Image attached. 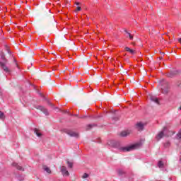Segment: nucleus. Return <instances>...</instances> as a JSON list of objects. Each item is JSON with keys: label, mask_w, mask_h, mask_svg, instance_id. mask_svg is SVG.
Masks as SVG:
<instances>
[{"label": "nucleus", "mask_w": 181, "mask_h": 181, "mask_svg": "<svg viewBox=\"0 0 181 181\" xmlns=\"http://www.w3.org/2000/svg\"><path fill=\"white\" fill-rule=\"evenodd\" d=\"M108 145L112 146V148H116L117 149H119V151H120L121 152H131V151H134V149H139V148H141L142 144H141V143H137L129 146L121 147L119 141L112 140L108 142Z\"/></svg>", "instance_id": "1"}, {"label": "nucleus", "mask_w": 181, "mask_h": 181, "mask_svg": "<svg viewBox=\"0 0 181 181\" xmlns=\"http://www.w3.org/2000/svg\"><path fill=\"white\" fill-rule=\"evenodd\" d=\"M168 129H166V127H164L163 129L160 132L157 136H156V139L157 141H160V139H162L163 138V136H170L171 135H173L175 133H173V132H168V134H166Z\"/></svg>", "instance_id": "2"}, {"label": "nucleus", "mask_w": 181, "mask_h": 181, "mask_svg": "<svg viewBox=\"0 0 181 181\" xmlns=\"http://www.w3.org/2000/svg\"><path fill=\"white\" fill-rule=\"evenodd\" d=\"M35 108L37 110H40V111H42V112H43V114H45V115H49V111L47 110V109L45 108V107L37 105L35 106Z\"/></svg>", "instance_id": "3"}, {"label": "nucleus", "mask_w": 181, "mask_h": 181, "mask_svg": "<svg viewBox=\"0 0 181 181\" xmlns=\"http://www.w3.org/2000/svg\"><path fill=\"white\" fill-rule=\"evenodd\" d=\"M61 172L63 176H69V171L67 170V168H66V166L61 167Z\"/></svg>", "instance_id": "4"}, {"label": "nucleus", "mask_w": 181, "mask_h": 181, "mask_svg": "<svg viewBox=\"0 0 181 181\" xmlns=\"http://www.w3.org/2000/svg\"><path fill=\"white\" fill-rule=\"evenodd\" d=\"M66 134L69 135V136H74V138H78V134L74 132L71 130L66 131Z\"/></svg>", "instance_id": "5"}, {"label": "nucleus", "mask_w": 181, "mask_h": 181, "mask_svg": "<svg viewBox=\"0 0 181 181\" xmlns=\"http://www.w3.org/2000/svg\"><path fill=\"white\" fill-rule=\"evenodd\" d=\"M148 98L149 100H151V101H153V103H156V104H159V100H158V98H156V96L149 95Z\"/></svg>", "instance_id": "6"}, {"label": "nucleus", "mask_w": 181, "mask_h": 181, "mask_svg": "<svg viewBox=\"0 0 181 181\" xmlns=\"http://www.w3.org/2000/svg\"><path fill=\"white\" fill-rule=\"evenodd\" d=\"M144 127L145 124H144L142 122H139L136 124V128L138 129V131H144Z\"/></svg>", "instance_id": "7"}, {"label": "nucleus", "mask_w": 181, "mask_h": 181, "mask_svg": "<svg viewBox=\"0 0 181 181\" xmlns=\"http://www.w3.org/2000/svg\"><path fill=\"white\" fill-rule=\"evenodd\" d=\"M0 65L1 66V68L3 69V70L4 71L8 73V74H9V73H11V70H9V68H8V66H6V65H5V64L0 62Z\"/></svg>", "instance_id": "8"}, {"label": "nucleus", "mask_w": 181, "mask_h": 181, "mask_svg": "<svg viewBox=\"0 0 181 181\" xmlns=\"http://www.w3.org/2000/svg\"><path fill=\"white\" fill-rule=\"evenodd\" d=\"M124 33H125L126 37H129L130 39V40H134V35H132V34H131V31H128V30H125Z\"/></svg>", "instance_id": "9"}, {"label": "nucleus", "mask_w": 181, "mask_h": 181, "mask_svg": "<svg viewBox=\"0 0 181 181\" xmlns=\"http://www.w3.org/2000/svg\"><path fill=\"white\" fill-rule=\"evenodd\" d=\"M129 134H131V132L129 130H126V131H123L120 133V136L125 137V136H128V135H129Z\"/></svg>", "instance_id": "10"}, {"label": "nucleus", "mask_w": 181, "mask_h": 181, "mask_svg": "<svg viewBox=\"0 0 181 181\" xmlns=\"http://www.w3.org/2000/svg\"><path fill=\"white\" fill-rule=\"evenodd\" d=\"M13 166H14L15 168H16L18 170H24L23 168L21 165H19V164H18L17 163H13Z\"/></svg>", "instance_id": "11"}, {"label": "nucleus", "mask_w": 181, "mask_h": 181, "mask_svg": "<svg viewBox=\"0 0 181 181\" xmlns=\"http://www.w3.org/2000/svg\"><path fill=\"white\" fill-rule=\"evenodd\" d=\"M42 169L47 173H49V174L52 173V170H50V168L47 167V165H43Z\"/></svg>", "instance_id": "12"}, {"label": "nucleus", "mask_w": 181, "mask_h": 181, "mask_svg": "<svg viewBox=\"0 0 181 181\" xmlns=\"http://www.w3.org/2000/svg\"><path fill=\"white\" fill-rule=\"evenodd\" d=\"M125 50L126 52H129V53H130L131 54H135L136 53V52H135V50L134 49H131L129 47H125Z\"/></svg>", "instance_id": "13"}, {"label": "nucleus", "mask_w": 181, "mask_h": 181, "mask_svg": "<svg viewBox=\"0 0 181 181\" xmlns=\"http://www.w3.org/2000/svg\"><path fill=\"white\" fill-rule=\"evenodd\" d=\"M161 90H162L163 94H168V93L169 91V86L168 85H166V88H164L163 87H162Z\"/></svg>", "instance_id": "14"}, {"label": "nucleus", "mask_w": 181, "mask_h": 181, "mask_svg": "<svg viewBox=\"0 0 181 181\" xmlns=\"http://www.w3.org/2000/svg\"><path fill=\"white\" fill-rule=\"evenodd\" d=\"M176 74H177V71H173L169 73L168 77H173L174 76H176Z\"/></svg>", "instance_id": "15"}, {"label": "nucleus", "mask_w": 181, "mask_h": 181, "mask_svg": "<svg viewBox=\"0 0 181 181\" xmlns=\"http://www.w3.org/2000/svg\"><path fill=\"white\" fill-rule=\"evenodd\" d=\"M158 166L160 169H163V166H164V164H163V162H162V160H160L158 163Z\"/></svg>", "instance_id": "16"}, {"label": "nucleus", "mask_w": 181, "mask_h": 181, "mask_svg": "<svg viewBox=\"0 0 181 181\" xmlns=\"http://www.w3.org/2000/svg\"><path fill=\"white\" fill-rule=\"evenodd\" d=\"M35 134H36L37 136H38L40 138V136H42V134L39 133V132L37 131V129H35L34 131Z\"/></svg>", "instance_id": "17"}, {"label": "nucleus", "mask_w": 181, "mask_h": 181, "mask_svg": "<svg viewBox=\"0 0 181 181\" xmlns=\"http://www.w3.org/2000/svg\"><path fill=\"white\" fill-rule=\"evenodd\" d=\"M164 146H165V148H169V146H170V142L166 141V142L164 144Z\"/></svg>", "instance_id": "18"}, {"label": "nucleus", "mask_w": 181, "mask_h": 181, "mask_svg": "<svg viewBox=\"0 0 181 181\" xmlns=\"http://www.w3.org/2000/svg\"><path fill=\"white\" fill-rule=\"evenodd\" d=\"M68 168H73V163L70 161H67Z\"/></svg>", "instance_id": "19"}, {"label": "nucleus", "mask_w": 181, "mask_h": 181, "mask_svg": "<svg viewBox=\"0 0 181 181\" xmlns=\"http://www.w3.org/2000/svg\"><path fill=\"white\" fill-rule=\"evenodd\" d=\"M4 112H0V119H4Z\"/></svg>", "instance_id": "20"}, {"label": "nucleus", "mask_w": 181, "mask_h": 181, "mask_svg": "<svg viewBox=\"0 0 181 181\" xmlns=\"http://www.w3.org/2000/svg\"><path fill=\"white\" fill-rule=\"evenodd\" d=\"M82 177L83 179H87V177H88V174L84 173Z\"/></svg>", "instance_id": "21"}, {"label": "nucleus", "mask_w": 181, "mask_h": 181, "mask_svg": "<svg viewBox=\"0 0 181 181\" xmlns=\"http://www.w3.org/2000/svg\"><path fill=\"white\" fill-rule=\"evenodd\" d=\"M76 11H81V7L77 6V7H76Z\"/></svg>", "instance_id": "22"}, {"label": "nucleus", "mask_w": 181, "mask_h": 181, "mask_svg": "<svg viewBox=\"0 0 181 181\" xmlns=\"http://www.w3.org/2000/svg\"><path fill=\"white\" fill-rule=\"evenodd\" d=\"M90 128H93V124L88 125V129H90Z\"/></svg>", "instance_id": "23"}, {"label": "nucleus", "mask_w": 181, "mask_h": 181, "mask_svg": "<svg viewBox=\"0 0 181 181\" xmlns=\"http://www.w3.org/2000/svg\"><path fill=\"white\" fill-rule=\"evenodd\" d=\"M118 173H119V175H122V170H118Z\"/></svg>", "instance_id": "24"}, {"label": "nucleus", "mask_w": 181, "mask_h": 181, "mask_svg": "<svg viewBox=\"0 0 181 181\" xmlns=\"http://www.w3.org/2000/svg\"><path fill=\"white\" fill-rule=\"evenodd\" d=\"M7 52L8 53V54H11V51L8 49H7Z\"/></svg>", "instance_id": "25"}, {"label": "nucleus", "mask_w": 181, "mask_h": 181, "mask_svg": "<svg viewBox=\"0 0 181 181\" xmlns=\"http://www.w3.org/2000/svg\"><path fill=\"white\" fill-rule=\"evenodd\" d=\"M16 66L18 69H19V66L18 65V63L16 62Z\"/></svg>", "instance_id": "26"}, {"label": "nucleus", "mask_w": 181, "mask_h": 181, "mask_svg": "<svg viewBox=\"0 0 181 181\" xmlns=\"http://www.w3.org/2000/svg\"><path fill=\"white\" fill-rule=\"evenodd\" d=\"M48 104H49V105H52V107H53V104L50 103V102L48 101Z\"/></svg>", "instance_id": "27"}, {"label": "nucleus", "mask_w": 181, "mask_h": 181, "mask_svg": "<svg viewBox=\"0 0 181 181\" xmlns=\"http://www.w3.org/2000/svg\"><path fill=\"white\" fill-rule=\"evenodd\" d=\"M39 94H40V97H43V95L41 93H40Z\"/></svg>", "instance_id": "28"}, {"label": "nucleus", "mask_w": 181, "mask_h": 181, "mask_svg": "<svg viewBox=\"0 0 181 181\" xmlns=\"http://www.w3.org/2000/svg\"><path fill=\"white\" fill-rule=\"evenodd\" d=\"M76 5L78 6V5H80V3L77 2V3H76Z\"/></svg>", "instance_id": "29"}, {"label": "nucleus", "mask_w": 181, "mask_h": 181, "mask_svg": "<svg viewBox=\"0 0 181 181\" xmlns=\"http://www.w3.org/2000/svg\"><path fill=\"white\" fill-rule=\"evenodd\" d=\"M178 42H180V43H181V38L178 39Z\"/></svg>", "instance_id": "30"}, {"label": "nucleus", "mask_w": 181, "mask_h": 181, "mask_svg": "<svg viewBox=\"0 0 181 181\" xmlns=\"http://www.w3.org/2000/svg\"><path fill=\"white\" fill-rule=\"evenodd\" d=\"M81 118H86V116L81 117Z\"/></svg>", "instance_id": "31"}, {"label": "nucleus", "mask_w": 181, "mask_h": 181, "mask_svg": "<svg viewBox=\"0 0 181 181\" xmlns=\"http://www.w3.org/2000/svg\"><path fill=\"white\" fill-rule=\"evenodd\" d=\"M14 62H16V59H14Z\"/></svg>", "instance_id": "32"}]
</instances>
